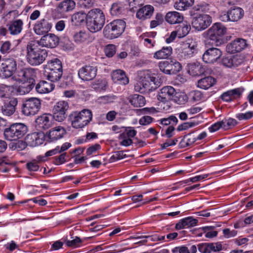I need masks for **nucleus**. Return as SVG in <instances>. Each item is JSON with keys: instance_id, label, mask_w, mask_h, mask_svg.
<instances>
[{"instance_id": "obj_58", "label": "nucleus", "mask_w": 253, "mask_h": 253, "mask_svg": "<svg viewBox=\"0 0 253 253\" xmlns=\"http://www.w3.org/2000/svg\"><path fill=\"white\" fill-rule=\"evenodd\" d=\"M198 250L202 253H211L210 243H204L199 244Z\"/></svg>"}, {"instance_id": "obj_29", "label": "nucleus", "mask_w": 253, "mask_h": 253, "mask_svg": "<svg viewBox=\"0 0 253 253\" xmlns=\"http://www.w3.org/2000/svg\"><path fill=\"white\" fill-rule=\"evenodd\" d=\"M184 19L183 14L176 11H169L165 16L166 21L172 25L180 24L183 22Z\"/></svg>"}, {"instance_id": "obj_59", "label": "nucleus", "mask_w": 253, "mask_h": 253, "mask_svg": "<svg viewBox=\"0 0 253 253\" xmlns=\"http://www.w3.org/2000/svg\"><path fill=\"white\" fill-rule=\"evenodd\" d=\"M101 149V146L98 144H95L89 147L86 151V154L87 156H91L94 154L96 152Z\"/></svg>"}, {"instance_id": "obj_21", "label": "nucleus", "mask_w": 253, "mask_h": 253, "mask_svg": "<svg viewBox=\"0 0 253 253\" xmlns=\"http://www.w3.org/2000/svg\"><path fill=\"white\" fill-rule=\"evenodd\" d=\"M247 41L243 39H237L226 46V51L231 54L240 52L247 46Z\"/></svg>"}, {"instance_id": "obj_54", "label": "nucleus", "mask_w": 253, "mask_h": 253, "mask_svg": "<svg viewBox=\"0 0 253 253\" xmlns=\"http://www.w3.org/2000/svg\"><path fill=\"white\" fill-rule=\"evenodd\" d=\"M116 99V97L115 96L113 95H109L99 97L97 100L99 103L105 104L112 103Z\"/></svg>"}, {"instance_id": "obj_42", "label": "nucleus", "mask_w": 253, "mask_h": 253, "mask_svg": "<svg viewBox=\"0 0 253 253\" xmlns=\"http://www.w3.org/2000/svg\"><path fill=\"white\" fill-rule=\"evenodd\" d=\"M194 3V0H178L174 3L173 6L177 10L184 11L192 6Z\"/></svg>"}, {"instance_id": "obj_30", "label": "nucleus", "mask_w": 253, "mask_h": 253, "mask_svg": "<svg viewBox=\"0 0 253 253\" xmlns=\"http://www.w3.org/2000/svg\"><path fill=\"white\" fill-rule=\"evenodd\" d=\"M198 220L191 216L187 217L181 219L175 225V229L180 230L184 228H188L197 225Z\"/></svg>"}, {"instance_id": "obj_50", "label": "nucleus", "mask_w": 253, "mask_h": 253, "mask_svg": "<svg viewBox=\"0 0 253 253\" xmlns=\"http://www.w3.org/2000/svg\"><path fill=\"white\" fill-rule=\"evenodd\" d=\"M188 100V97L184 92L176 93V95L173 98V101L179 105L185 104Z\"/></svg>"}, {"instance_id": "obj_25", "label": "nucleus", "mask_w": 253, "mask_h": 253, "mask_svg": "<svg viewBox=\"0 0 253 253\" xmlns=\"http://www.w3.org/2000/svg\"><path fill=\"white\" fill-rule=\"evenodd\" d=\"M154 11V7L150 4L145 5L140 8L136 13V17L141 20L150 19Z\"/></svg>"}, {"instance_id": "obj_4", "label": "nucleus", "mask_w": 253, "mask_h": 253, "mask_svg": "<svg viewBox=\"0 0 253 253\" xmlns=\"http://www.w3.org/2000/svg\"><path fill=\"white\" fill-rule=\"evenodd\" d=\"M62 74V64L59 59L50 60L44 65V75L51 82L59 81Z\"/></svg>"}, {"instance_id": "obj_10", "label": "nucleus", "mask_w": 253, "mask_h": 253, "mask_svg": "<svg viewBox=\"0 0 253 253\" xmlns=\"http://www.w3.org/2000/svg\"><path fill=\"white\" fill-rule=\"evenodd\" d=\"M17 69V63L13 58H6L0 65V77L3 79L11 78Z\"/></svg>"}, {"instance_id": "obj_2", "label": "nucleus", "mask_w": 253, "mask_h": 253, "mask_svg": "<svg viewBox=\"0 0 253 253\" xmlns=\"http://www.w3.org/2000/svg\"><path fill=\"white\" fill-rule=\"evenodd\" d=\"M160 85V82L154 75L145 72L134 84V90L144 93L154 90Z\"/></svg>"}, {"instance_id": "obj_32", "label": "nucleus", "mask_w": 253, "mask_h": 253, "mask_svg": "<svg viewBox=\"0 0 253 253\" xmlns=\"http://www.w3.org/2000/svg\"><path fill=\"white\" fill-rule=\"evenodd\" d=\"M55 87L54 84L50 82L42 81L36 86V90L40 94L48 93L52 91Z\"/></svg>"}, {"instance_id": "obj_57", "label": "nucleus", "mask_w": 253, "mask_h": 253, "mask_svg": "<svg viewBox=\"0 0 253 253\" xmlns=\"http://www.w3.org/2000/svg\"><path fill=\"white\" fill-rule=\"evenodd\" d=\"M11 78L12 80L17 82H24L23 69L18 71L16 70Z\"/></svg>"}, {"instance_id": "obj_15", "label": "nucleus", "mask_w": 253, "mask_h": 253, "mask_svg": "<svg viewBox=\"0 0 253 253\" xmlns=\"http://www.w3.org/2000/svg\"><path fill=\"white\" fill-rule=\"evenodd\" d=\"M178 51L184 58L191 57L197 52V43L195 41L189 40L180 44Z\"/></svg>"}, {"instance_id": "obj_8", "label": "nucleus", "mask_w": 253, "mask_h": 253, "mask_svg": "<svg viewBox=\"0 0 253 253\" xmlns=\"http://www.w3.org/2000/svg\"><path fill=\"white\" fill-rule=\"evenodd\" d=\"M227 32V29L221 23L213 24L207 31L203 34V37L207 40L217 42L221 40Z\"/></svg>"}, {"instance_id": "obj_51", "label": "nucleus", "mask_w": 253, "mask_h": 253, "mask_svg": "<svg viewBox=\"0 0 253 253\" xmlns=\"http://www.w3.org/2000/svg\"><path fill=\"white\" fill-rule=\"evenodd\" d=\"M196 141V137L185 136L180 142L179 145L181 148H185L191 145Z\"/></svg>"}, {"instance_id": "obj_56", "label": "nucleus", "mask_w": 253, "mask_h": 253, "mask_svg": "<svg viewBox=\"0 0 253 253\" xmlns=\"http://www.w3.org/2000/svg\"><path fill=\"white\" fill-rule=\"evenodd\" d=\"M120 144L124 146H130L132 143L131 138L126 136V134H121L119 136Z\"/></svg>"}, {"instance_id": "obj_49", "label": "nucleus", "mask_w": 253, "mask_h": 253, "mask_svg": "<svg viewBox=\"0 0 253 253\" xmlns=\"http://www.w3.org/2000/svg\"><path fill=\"white\" fill-rule=\"evenodd\" d=\"M164 21L163 15L161 13H157L155 16V19L151 21L150 23V27L153 29L156 27L161 25Z\"/></svg>"}, {"instance_id": "obj_48", "label": "nucleus", "mask_w": 253, "mask_h": 253, "mask_svg": "<svg viewBox=\"0 0 253 253\" xmlns=\"http://www.w3.org/2000/svg\"><path fill=\"white\" fill-rule=\"evenodd\" d=\"M56 147L54 149L47 151L44 155H39L37 157L36 160L39 162H45L47 161V157L55 155L59 153V151Z\"/></svg>"}, {"instance_id": "obj_47", "label": "nucleus", "mask_w": 253, "mask_h": 253, "mask_svg": "<svg viewBox=\"0 0 253 253\" xmlns=\"http://www.w3.org/2000/svg\"><path fill=\"white\" fill-rule=\"evenodd\" d=\"M237 121L233 118H229L224 119L221 121L222 125V129L224 130H228L234 127L237 125Z\"/></svg>"}, {"instance_id": "obj_13", "label": "nucleus", "mask_w": 253, "mask_h": 253, "mask_svg": "<svg viewBox=\"0 0 253 253\" xmlns=\"http://www.w3.org/2000/svg\"><path fill=\"white\" fill-rule=\"evenodd\" d=\"M244 15V10L239 7L231 8L226 13L222 12L219 18L223 22H237L241 19Z\"/></svg>"}, {"instance_id": "obj_1", "label": "nucleus", "mask_w": 253, "mask_h": 253, "mask_svg": "<svg viewBox=\"0 0 253 253\" xmlns=\"http://www.w3.org/2000/svg\"><path fill=\"white\" fill-rule=\"evenodd\" d=\"M26 59L32 66L42 64L47 56V51L42 48L37 42L28 44L27 46Z\"/></svg>"}, {"instance_id": "obj_60", "label": "nucleus", "mask_w": 253, "mask_h": 253, "mask_svg": "<svg viewBox=\"0 0 253 253\" xmlns=\"http://www.w3.org/2000/svg\"><path fill=\"white\" fill-rule=\"evenodd\" d=\"M11 50V43L9 41L4 42L0 48V51L2 54H7Z\"/></svg>"}, {"instance_id": "obj_28", "label": "nucleus", "mask_w": 253, "mask_h": 253, "mask_svg": "<svg viewBox=\"0 0 253 253\" xmlns=\"http://www.w3.org/2000/svg\"><path fill=\"white\" fill-rule=\"evenodd\" d=\"M111 76L112 80L115 83L126 85L129 83L128 78L123 70L120 69L114 70L112 72Z\"/></svg>"}, {"instance_id": "obj_17", "label": "nucleus", "mask_w": 253, "mask_h": 253, "mask_svg": "<svg viewBox=\"0 0 253 253\" xmlns=\"http://www.w3.org/2000/svg\"><path fill=\"white\" fill-rule=\"evenodd\" d=\"M37 43L42 47L52 48L59 43V38L54 34H47L43 36Z\"/></svg>"}, {"instance_id": "obj_7", "label": "nucleus", "mask_w": 253, "mask_h": 253, "mask_svg": "<svg viewBox=\"0 0 253 253\" xmlns=\"http://www.w3.org/2000/svg\"><path fill=\"white\" fill-rule=\"evenodd\" d=\"M28 127L23 123H14L5 129L4 136L9 141H15L22 138L27 132Z\"/></svg>"}, {"instance_id": "obj_43", "label": "nucleus", "mask_w": 253, "mask_h": 253, "mask_svg": "<svg viewBox=\"0 0 253 253\" xmlns=\"http://www.w3.org/2000/svg\"><path fill=\"white\" fill-rule=\"evenodd\" d=\"M211 5L206 2H202L193 7L190 11L191 16H193L197 12H209Z\"/></svg>"}, {"instance_id": "obj_23", "label": "nucleus", "mask_w": 253, "mask_h": 253, "mask_svg": "<svg viewBox=\"0 0 253 253\" xmlns=\"http://www.w3.org/2000/svg\"><path fill=\"white\" fill-rule=\"evenodd\" d=\"M18 104L16 98L10 97L5 100L3 106L2 107V112L3 115L10 116L15 111V107Z\"/></svg>"}, {"instance_id": "obj_26", "label": "nucleus", "mask_w": 253, "mask_h": 253, "mask_svg": "<svg viewBox=\"0 0 253 253\" xmlns=\"http://www.w3.org/2000/svg\"><path fill=\"white\" fill-rule=\"evenodd\" d=\"M243 62V59L240 55H235L232 57H225L222 59L221 63L223 66L227 68H235L240 65Z\"/></svg>"}, {"instance_id": "obj_45", "label": "nucleus", "mask_w": 253, "mask_h": 253, "mask_svg": "<svg viewBox=\"0 0 253 253\" xmlns=\"http://www.w3.org/2000/svg\"><path fill=\"white\" fill-rule=\"evenodd\" d=\"M124 6L122 2L117 1L113 3L110 9V14L113 16H117L123 13Z\"/></svg>"}, {"instance_id": "obj_12", "label": "nucleus", "mask_w": 253, "mask_h": 253, "mask_svg": "<svg viewBox=\"0 0 253 253\" xmlns=\"http://www.w3.org/2000/svg\"><path fill=\"white\" fill-rule=\"evenodd\" d=\"M158 66L161 72L168 75L175 74L182 69L181 64L175 59L161 61Z\"/></svg>"}, {"instance_id": "obj_63", "label": "nucleus", "mask_w": 253, "mask_h": 253, "mask_svg": "<svg viewBox=\"0 0 253 253\" xmlns=\"http://www.w3.org/2000/svg\"><path fill=\"white\" fill-rule=\"evenodd\" d=\"M178 141L177 139H168L165 143L161 145L162 149H165L169 146L175 145Z\"/></svg>"}, {"instance_id": "obj_35", "label": "nucleus", "mask_w": 253, "mask_h": 253, "mask_svg": "<svg viewBox=\"0 0 253 253\" xmlns=\"http://www.w3.org/2000/svg\"><path fill=\"white\" fill-rule=\"evenodd\" d=\"M187 71L192 76L201 75L205 72V69L199 63H191L188 64Z\"/></svg>"}, {"instance_id": "obj_44", "label": "nucleus", "mask_w": 253, "mask_h": 253, "mask_svg": "<svg viewBox=\"0 0 253 253\" xmlns=\"http://www.w3.org/2000/svg\"><path fill=\"white\" fill-rule=\"evenodd\" d=\"M191 29V26L187 22L177 26L175 31L178 34V38L180 39L186 36L190 31Z\"/></svg>"}, {"instance_id": "obj_6", "label": "nucleus", "mask_w": 253, "mask_h": 253, "mask_svg": "<svg viewBox=\"0 0 253 253\" xmlns=\"http://www.w3.org/2000/svg\"><path fill=\"white\" fill-rule=\"evenodd\" d=\"M126 22L123 20H115L107 24L103 29L104 36L108 39H114L120 37L125 31Z\"/></svg>"}, {"instance_id": "obj_39", "label": "nucleus", "mask_w": 253, "mask_h": 253, "mask_svg": "<svg viewBox=\"0 0 253 253\" xmlns=\"http://www.w3.org/2000/svg\"><path fill=\"white\" fill-rule=\"evenodd\" d=\"M172 52L171 46H164L154 53L153 58L156 59H166L170 56Z\"/></svg>"}, {"instance_id": "obj_3", "label": "nucleus", "mask_w": 253, "mask_h": 253, "mask_svg": "<svg viewBox=\"0 0 253 253\" xmlns=\"http://www.w3.org/2000/svg\"><path fill=\"white\" fill-rule=\"evenodd\" d=\"M105 21V15L99 8L91 9L87 14L86 26L91 32L94 33L100 30Z\"/></svg>"}, {"instance_id": "obj_33", "label": "nucleus", "mask_w": 253, "mask_h": 253, "mask_svg": "<svg viewBox=\"0 0 253 253\" xmlns=\"http://www.w3.org/2000/svg\"><path fill=\"white\" fill-rule=\"evenodd\" d=\"M127 100L134 107H141L146 104L145 97L142 95L137 94L129 95Z\"/></svg>"}, {"instance_id": "obj_18", "label": "nucleus", "mask_w": 253, "mask_h": 253, "mask_svg": "<svg viewBox=\"0 0 253 253\" xmlns=\"http://www.w3.org/2000/svg\"><path fill=\"white\" fill-rule=\"evenodd\" d=\"M176 95L175 88L171 86H165L160 90L158 95V99L162 102L165 103L173 100ZM165 105V103H163Z\"/></svg>"}, {"instance_id": "obj_64", "label": "nucleus", "mask_w": 253, "mask_h": 253, "mask_svg": "<svg viewBox=\"0 0 253 253\" xmlns=\"http://www.w3.org/2000/svg\"><path fill=\"white\" fill-rule=\"evenodd\" d=\"M223 234L225 238H230L236 236L237 232L235 230H230L228 228H226L223 230Z\"/></svg>"}, {"instance_id": "obj_20", "label": "nucleus", "mask_w": 253, "mask_h": 253, "mask_svg": "<svg viewBox=\"0 0 253 253\" xmlns=\"http://www.w3.org/2000/svg\"><path fill=\"white\" fill-rule=\"evenodd\" d=\"M222 55L221 51L217 48H210L203 55V61L207 63L212 64L216 62Z\"/></svg>"}, {"instance_id": "obj_62", "label": "nucleus", "mask_w": 253, "mask_h": 253, "mask_svg": "<svg viewBox=\"0 0 253 253\" xmlns=\"http://www.w3.org/2000/svg\"><path fill=\"white\" fill-rule=\"evenodd\" d=\"M140 39L144 41V44L148 47H151L154 46L155 42L154 40H152L147 37V35H141L140 36Z\"/></svg>"}, {"instance_id": "obj_38", "label": "nucleus", "mask_w": 253, "mask_h": 253, "mask_svg": "<svg viewBox=\"0 0 253 253\" xmlns=\"http://www.w3.org/2000/svg\"><path fill=\"white\" fill-rule=\"evenodd\" d=\"M73 40L77 43H88L91 42L89 34L83 31L75 33L73 35Z\"/></svg>"}, {"instance_id": "obj_14", "label": "nucleus", "mask_w": 253, "mask_h": 253, "mask_svg": "<svg viewBox=\"0 0 253 253\" xmlns=\"http://www.w3.org/2000/svg\"><path fill=\"white\" fill-rule=\"evenodd\" d=\"M69 109L68 103L65 101H59L53 108V118L58 122L64 121L67 116V111Z\"/></svg>"}, {"instance_id": "obj_53", "label": "nucleus", "mask_w": 253, "mask_h": 253, "mask_svg": "<svg viewBox=\"0 0 253 253\" xmlns=\"http://www.w3.org/2000/svg\"><path fill=\"white\" fill-rule=\"evenodd\" d=\"M178 120L177 118L173 116H170L167 118H163L158 121V122L164 126H168L172 122L174 124H176Z\"/></svg>"}, {"instance_id": "obj_31", "label": "nucleus", "mask_w": 253, "mask_h": 253, "mask_svg": "<svg viewBox=\"0 0 253 253\" xmlns=\"http://www.w3.org/2000/svg\"><path fill=\"white\" fill-rule=\"evenodd\" d=\"M19 85L14 86V95H23L30 92L34 87L32 83L22 82Z\"/></svg>"}, {"instance_id": "obj_55", "label": "nucleus", "mask_w": 253, "mask_h": 253, "mask_svg": "<svg viewBox=\"0 0 253 253\" xmlns=\"http://www.w3.org/2000/svg\"><path fill=\"white\" fill-rule=\"evenodd\" d=\"M104 52L107 57L113 56L116 52V45L112 44L107 45L104 48Z\"/></svg>"}, {"instance_id": "obj_37", "label": "nucleus", "mask_w": 253, "mask_h": 253, "mask_svg": "<svg viewBox=\"0 0 253 253\" xmlns=\"http://www.w3.org/2000/svg\"><path fill=\"white\" fill-rule=\"evenodd\" d=\"M23 22L21 19H17L12 21L8 26L10 34L12 35L19 34L23 29Z\"/></svg>"}, {"instance_id": "obj_52", "label": "nucleus", "mask_w": 253, "mask_h": 253, "mask_svg": "<svg viewBox=\"0 0 253 253\" xmlns=\"http://www.w3.org/2000/svg\"><path fill=\"white\" fill-rule=\"evenodd\" d=\"M189 96L192 100L195 102L202 101L204 100V97L202 93L199 90H193L189 93Z\"/></svg>"}, {"instance_id": "obj_9", "label": "nucleus", "mask_w": 253, "mask_h": 253, "mask_svg": "<svg viewBox=\"0 0 253 253\" xmlns=\"http://www.w3.org/2000/svg\"><path fill=\"white\" fill-rule=\"evenodd\" d=\"M192 16L191 25L196 31L200 32L206 29L212 23L211 17L207 14L198 13Z\"/></svg>"}, {"instance_id": "obj_34", "label": "nucleus", "mask_w": 253, "mask_h": 253, "mask_svg": "<svg viewBox=\"0 0 253 253\" xmlns=\"http://www.w3.org/2000/svg\"><path fill=\"white\" fill-rule=\"evenodd\" d=\"M76 5V3L73 0H64L59 3L57 8L61 12H69L75 8Z\"/></svg>"}, {"instance_id": "obj_41", "label": "nucleus", "mask_w": 253, "mask_h": 253, "mask_svg": "<svg viewBox=\"0 0 253 253\" xmlns=\"http://www.w3.org/2000/svg\"><path fill=\"white\" fill-rule=\"evenodd\" d=\"M24 82L32 83L34 84V79L36 76V70L31 68L23 69Z\"/></svg>"}, {"instance_id": "obj_11", "label": "nucleus", "mask_w": 253, "mask_h": 253, "mask_svg": "<svg viewBox=\"0 0 253 253\" xmlns=\"http://www.w3.org/2000/svg\"><path fill=\"white\" fill-rule=\"evenodd\" d=\"M41 108V100L36 97H32L24 102L22 111L25 116H32L37 114Z\"/></svg>"}, {"instance_id": "obj_40", "label": "nucleus", "mask_w": 253, "mask_h": 253, "mask_svg": "<svg viewBox=\"0 0 253 253\" xmlns=\"http://www.w3.org/2000/svg\"><path fill=\"white\" fill-rule=\"evenodd\" d=\"M87 19V14L83 11L77 12L72 15L71 22L72 25L79 26Z\"/></svg>"}, {"instance_id": "obj_16", "label": "nucleus", "mask_w": 253, "mask_h": 253, "mask_svg": "<svg viewBox=\"0 0 253 253\" xmlns=\"http://www.w3.org/2000/svg\"><path fill=\"white\" fill-rule=\"evenodd\" d=\"M66 134V129L62 126H55L45 133V141L52 143L63 138Z\"/></svg>"}, {"instance_id": "obj_22", "label": "nucleus", "mask_w": 253, "mask_h": 253, "mask_svg": "<svg viewBox=\"0 0 253 253\" xmlns=\"http://www.w3.org/2000/svg\"><path fill=\"white\" fill-rule=\"evenodd\" d=\"M52 26L50 22L47 20L42 19L36 22L33 30L37 35H42L48 33L51 30Z\"/></svg>"}, {"instance_id": "obj_61", "label": "nucleus", "mask_w": 253, "mask_h": 253, "mask_svg": "<svg viewBox=\"0 0 253 253\" xmlns=\"http://www.w3.org/2000/svg\"><path fill=\"white\" fill-rule=\"evenodd\" d=\"M253 117V112L249 111L245 113H239L236 115V117L239 120H247L250 119Z\"/></svg>"}, {"instance_id": "obj_19", "label": "nucleus", "mask_w": 253, "mask_h": 253, "mask_svg": "<svg viewBox=\"0 0 253 253\" xmlns=\"http://www.w3.org/2000/svg\"><path fill=\"white\" fill-rule=\"evenodd\" d=\"M97 69L95 67L85 65L78 71V76L84 81H89L93 79L96 76Z\"/></svg>"}, {"instance_id": "obj_46", "label": "nucleus", "mask_w": 253, "mask_h": 253, "mask_svg": "<svg viewBox=\"0 0 253 253\" xmlns=\"http://www.w3.org/2000/svg\"><path fill=\"white\" fill-rule=\"evenodd\" d=\"M14 88L13 85L0 84V97H3L6 95H14Z\"/></svg>"}, {"instance_id": "obj_24", "label": "nucleus", "mask_w": 253, "mask_h": 253, "mask_svg": "<svg viewBox=\"0 0 253 253\" xmlns=\"http://www.w3.org/2000/svg\"><path fill=\"white\" fill-rule=\"evenodd\" d=\"M28 144L32 147H36L43 143L45 141V134L43 132H34L27 137Z\"/></svg>"}, {"instance_id": "obj_36", "label": "nucleus", "mask_w": 253, "mask_h": 253, "mask_svg": "<svg viewBox=\"0 0 253 253\" xmlns=\"http://www.w3.org/2000/svg\"><path fill=\"white\" fill-rule=\"evenodd\" d=\"M215 83L216 80L214 78L208 76L199 80L197 82V87L207 90L214 85Z\"/></svg>"}, {"instance_id": "obj_5", "label": "nucleus", "mask_w": 253, "mask_h": 253, "mask_svg": "<svg viewBox=\"0 0 253 253\" xmlns=\"http://www.w3.org/2000/svg\"><path fill=\"white\" fill-rule=\"evenodd\" d=\"M73 127L82 128L87 126L92 119V113L90 110L83 109L81 111L73 112L69 116Z\"/></svg>"}, {"instance_id": "obj_27", "label": "nucleus", "mask_w": 253, "mask_h": 253, "mask_svg": "<svg viewBox=\"0 0 253 253\" xmlns=\"http://www.w3.org/2000/svg\"><path fill=\"white\" fill-rule=\"evenodd\" d=\"M36 127L40 129H46L51 125V115L48 114H43L39 116L35 121Z\"/></svg>"}]
</instances>
